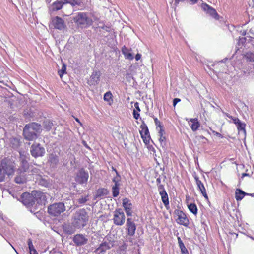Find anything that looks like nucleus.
Returning a JSON list of instances; mask_svg holds the SVG:
<instances>
[{
	"label": "nucleus",
	"mask_w": 254,
	"mask_h": 254,
	"mask_svg": "<svg viewBox=\"0 0 254 254\" xmlns=\"http://www.w3.org/2000/svg\"><path fill=\"white\" fill-rule=\"evenodd\" d=\"M246 195H250L251 196H254V193H252V194H250V193H247V194H246Z\"/></svg>",
	"instance_id": "338daca9"
},
{
	"label": "nucleus",
	"mask_w": 254,
	"mask_h": 254,
	"mask_svg": "<svg viewBox=\"0 0 254 254\" xmlns=\"http://www.w3.org/2000/svg\"><path fill=\"white\" fill-rule=\"evenodd\" d=\"M21 199L22 203L27 206H33L35 203L32 192L31 194L26 192L23 193L21 196Z\"/></svg>",
	"instance_id": "4468645a"
},
{
	"label": "nucleus",
	"mask_w": 254,
	"mask_h": 254,
	"mask_svg": "<svg viewBox=\"0 0 254 254\" xmlns=\"http://www.w3.org/2000/svg\"><path fill=\"white\" fill-rule=\"evenodd\" d=\"M101 76V72L97 69H94L88 81V84L93 86L98 84L100 80Z\"/></svg>",
	"instance_id": "f8f14e48"
},
{
	"label": "nucleus",
	"mask_w": 254,
	"mask_h": 254,
	"mask_svg": "<svg viewBox=\"0 0 254 254\" xmlns=\"http://www.w3.org/2000/svg\"><path fill=\"white\" fill-rule=\"evenodd\" d=\"M114 185L112 187V188H120V183H114Z\"/></svg>",
	"instance_id": "864d4df0"
},
{
	"label": "nucleus",
	"mask_w": 254,
	"mask_h": 254,
	"mask_svg": "<svg viewBox=\"0 0 254 254\" xmlns=\"http://www.w3.org/2000/svg\"><path fill=\"white\" fill-rule=\"evenodd\" d=\"M126 226L127 235L131 237L133 236L135 233L136 227L135 223L132 220L131 218H127Z\"/></svg>",
	"instance_id": "f3484780"
},
{
	"label": "nucleus",
	"mask_w": 254,
	"mask_h": 254,
	"mask_svg": "<svg viewBox=\"0 0 254 254\" xmlns=\"http://www.w3.org/2000/svg\"><path fill=\"white\" fill-rule=\"evenodd\" d=\"M64 4H70L72 7L80 6L82 2V0H63Z\"/></svg>",
	"instance_id": "c85d7f7f"
},
{
	"label": "nucleus",
	"mask_w": 254,
	"mask_h": 254,
	"mask_svg": "<svg viewBox=\"0 0 254 254\" xmlns=\"http://www.w3.org/2000/svg\"><path fill=\"white\" fill-rule=\"evenodd\" d=\"M108 28H108V27H107V26H105V27H102V29H105V30H106V31H108L107 29H108Z\"/></svg>",
	"instance_id": "774afa93"
},
{
	"label": "nucleus",
	"mask_w": 254,
	"mask_h": 254,
	"mask_svg": "<svg viewBox=\"0 0 254 254\" xmlns=\"http://www.w3.org/2000/svg\"><path fill=\"white\" fill-rule=\"evenodd\" d=\"M180 101H181L180 99L177 98H174L173 100V106L175 107L176 105V104Z\"/></svg>",
	"instance_id": "de8ad7c7"
},
{
	"label": "nucleus",
	"mask_w": 254,
	"mask_h": 254,
	"mask_svg": "<svg viewBox=\"0 0 254 254\" xmlns=\"http://www.w3.org/2000/svg\"><path fill=\"white\" fill-rule=\"evenodd\" d=\"M44 126L46 129L49 130L53 126V124L51 121L47 120L44 122Z\"/></svg>",
	"instance_id": "f704fd0d"
},
{
	"label": "nucleus",
	"mask_w": 254,
	"mask_h": 254,
	"mask_svg": "<svg viewBox=\"0 0 254 254\" xmlns=\"http://www.w3.org/2000/svg\"><path fill=\"white\" fill-rule=\"evenodd\" d=\"M161 197L162 201L165 205V206L167 208L168 206H169V198H168V195L166 191L162 192L159 193Z\"/></svg>",
	"instance_id": "c756f323"
},
{
	"label": "nucleus",
	"mask_w": 254,
	"mask_h": 254,
	"mask_svg": "<svg viewBox=\"0 0 254 254\" xmlns=\"http://www.w3.org/2000/svg\"><path fill=\"white\" fill-rule=\"evenodd\" d=\"M123 206L125 209H127L128 208H132V205L128 198H125L123 200Z\"/></svg>",
	"instance_id": "72a5a7b5"
},
{
	"label": "nucleus",
	"mask_w": 254,
	"mask_h": 254,
	"mask_svg": "<svg viewBox=\"0 0 254 254\" xmlns=\"http://www.w3.org/2000/svg\"><path fill=\"white\" fill-rule=\"evenodd\" d=\"M26 178L24 175L20 174L15 178V182L17 184H23L26 182Z\"/></svg>",
	"instance_id": "473e14b6"
},
{
	"label": "nucleus",
	"mask_w": 254,
	"mask_h": 254,
	"mask_svg": "<svg viewBox=\"0 0 254 254\" xmlns=\"http://www.w3.org/2000/svg\"><path fill=\"white\" fill-rule=\"evenodd\" d=\"M28 245V248L30 247H32L33 245L32 243V240L31 239H29L27 241Z\"/></svg>",
	"instance_id": "3c124183"
},
{
	"label": "nucleus",
	"mask_w": 254,
	"mask_h": 254,
	"mask_svg": "<svg viewBox=\"0 0 254 254\" xmlns=\"http://www.w3.org/2000/svg\"><path fill=\"white\" fill-rule=\"evenodd\" d=\"M191 2L192 4H195L198 2V0H189Z\"/></svg>",
	"instance_id": "052dcab7"
},
{
	"label": "nucleus",
	"mask_w": 254,
	"mask_h": 254,
	"mask_svg": "<svg viewBox=\"0 0 254 254\" xmlns=\"http://www.w3.org/2000/svg\"><path fill=\"white\" fill-rule=\"evenodd\" d=\"M125 215L121 209H119L115 211L113 220L116 225H123L125 222Z\"/></svg>",
	"instance_id": "6e6552de"
},
{
	"label": "nucleus",
	"mask_w": 254,
	"mask_h": 254,
	"mask_svg": "<svg viewBox=\"0 0 254 254\" xmlns=\"http://www.w3.org/2000/svg\"><path fill=\"white\" fill-rule=\"evenodd\" d=\"M89 200L88 195L85 196H81V198H79L77 200V203H78L79 206H82L85 204L86 202Z\"/></svg>",
	"instance_id": "2f4dec72"
},
{
	"label": "nucleus",
	"mask_w": 254,
	"mask_h": 254,
	"mask_svg": "<svg viewBox=\"0 0 254 254\" xmlns=\"http://www.w3.org/2000/svg\"><path fill=\"white\" fill-rule=\"evenodd\" d=\"M14 172V163L9 159H2L0 161V183L4 182L7 176L12 175Z\"/></svg>",
	"instance_id": "20e7f679"
},
{
	"label": "nucleus",
	"mask_w": 254,
	"mask_h": 254,
	"mask_svg": "<svg viewBox=\"0 0 254 254\" xmlns=\"http://www.w3.org/2000/svg\"><path fill=\"white\" fill-rule=\"evenodd\" d=\"M112 94L110 91L106 92L104 95V100L105 101L110 102L112 101L113 100L112 99Z\"/></svg>",
	"instance_id": "c9c22d12"
},
{
	"label": "nucleus",
	"mask_w": 254,
	"mask_h": 254,
	"mask_svg": "<svg viewBox=\"0 0 254 254\" xmlns=\"http://www.w3.org/2000/svg\"><path fill=\"white\" fill-rule=\"evenodd\" d=\"M178 241L179 245L183 243L180 237H178Z\"/></svg>",
	"instance_id": "680f3d73"
},
{
	"label": "nucleus",
	"mask_w": 254,
	"mask_h": 254,
	"mask_svg": "<svg viewBox=\"0 0 254 254\" xmlns=\"http://www.w3.org/2000/svg\"><path fill=\"white\" fill-rule=\"evenodd\" d=\"M201 7L204 11H205L207 14H209L215 19L219 20L220 16L214 8L209 6L206 3H203L201 4Z\"/></svg>",
	"instance_id": "ddd939ff"
},
{
	"label": "nucleus",
	"mask_w": 254,
	"mask_h": 254,
	"mask_svg": "<svg viewBox=\"0 0 254 254\" xmlns=\"http://www.w3.org/2000/svg\"><path fill=\"white\" fill-rule=\"evenodd\" d=\"M51 25L54 28L59 30H64L66 28V25L64 20L58 16H56L52 19Z\"/></svg>",
	"instance_id": "9d476101"
},
{
	"label": "nucleus",
	"mask_w": 254,
	"mask_h": 254,
	"mask_svg": "<svg viewBox=\"0 0 254 254\" xmlns=\"http://www.w3.org/2000/svg\"><path fill=\"white\" fill-rule=\"evenodd\" d=\"M247 193L245 192L240 189H237L235 192V198L237 201H241Z\"/></svg>",
	"instance_id": "a878e982"
},
{
	"label": "nucleus",
	"mask_w": 254,
	"mask_h": 254,
	"mask_svg": "<svg viewBox=\"0 0 254 254\" xmlns=\"http://www.w3.org/2000/svg\"><path fill=\"white\" fill-rule=\"evenodd\" d=\"M186 120L188 121L189 125L192 131H196L200 127V125L197 118L186 119Z\"/></svg>",
	"instance_id": "aec40b11"
},
{
	"label": "nucleus",
	"mask_w": 254,
	"mask_h": 254,
	"mask_svg": "<svg viewBox=\"0 0 254 254\" xmlns=\"http://www.w3.org/2000/svg\"><path fill=\"white\" fill-rule=\"evenodd\" d=\"M113 246V244L110 242L103 241L99 246L95 250V252L98 254H104L106 251L110 249Z\"/></svg>",
	"instance_id": "dca6fc26"
},
{
	"label": "nucleus",
	"mask_w": 254,
	"mask_h": 254,
	"mask_svg": "<svg viewBox=\"0 0 254 254\" xmlns=\"http://www.w3.org/2000/svg\"><path fill=\"white\" fill-rule=\"evenodd\" d=\"M226 115L228 118L233 120V123L236 125V126L238 125L240 122H241V121L238 118L233 117L228 114H226Z\"/></svg>",
	"instance_id": "58836bf2"
},
{
	"label": "nucleus",
	"mask_w": 254,
	"mask_h": 254,
	"mask_svg": "<svg viewBox=\"0 0 254 254\" xmlns=\"http://www.w3.org/2000/svg\"><path fill=\"white\" fill-rule=\"evenodd\" d=\"M75 120L76 122L79 123L81 125H82L81 122H80L79 120L77 118H75Z\"/></svg>",
	"instance_id": "69168bd1"
},
{
	"label": "nucleus",
	"mask_w": 254,
	"mask_h": 254,
	"mask_svg": "<svg viewBox=\"0 0 254 254\" xmlns=\"http://www.w3.org/2000/svg\"><path fill=\"white\" fill-rule=\"evenodd\" d=\"M140 128L141 130L140 131V134L141 138L143 139V142L147 144L149 143L150 139L148 128L145 124H142L140 126Z\"/></svg>",
	"instance_id": "2eb2a0df"
},
{
	"label": "nucleus",
	"mask_w": 254,
	"mask_h": 254,
	"mask_svg": "<svg viewBox=\"0 0 254 254\" xmlns=\"http://www.w3.org/2000/svg\"><path fill=\"white\" fill-rule=\"evenodd\" d=\"M130 51H131V49H128L125 46H124L122 48V52L124 55L125 58L127 59L132 60L133 59L134 57L130 52Z\"/></svg>",
	"instance_id": "4be33fe9"
},
{
	"label": "nucleus",
	"mask_w": 254,
	"mask_h": 254,
	"mask_svg": "<svg viewBox=\"0 0 254 254\" xmlns=\"http://www.w3.org/2000/svg\"><path fill=\"white\" fill-rule=\"evenodd\" d=\"M254 39V37L250 35H247L246 37L240 38L238 43V45H243L244 43L246 42H251L252 41V39Z\"/></svg>",
	"instance_id": "bb28decb"
},
{
	"label": "nucleus",
	"mask_w": 254,
	"mask_h": 254,
	"mask_svg": "<svg viewBox=\"0 0 254 254\" xmlns=\"http://www.w3.org/2000/svg\"><path fill=\"white\" fill-rule=\"evenodd\" d=\"M73 241L77 246H82L87 243L88 239L82 234H78L73 237Z\"/></svg>",
	"instance_id": "a211bd4d"
},
{
	"label": "nucleus",
	"mask_w": 254,
	"mask_h": 254,
	"mask_svg": "<svg viewBox=\"0 0 254 254\" xmlns=\"http://www.w3.org/2000/svg\"><path fill=\"white\" fill-rule=\"evenodd\" d=\"M158 190L159 193L166 191L164 186L162 184H159L158 185Z\"/></svg>",
	"instance_id": "79ce46f5"
},
{
	"label": "nucleus",
	"mask_w": 254,
	"mask_h": 254,
	"mask_svg": "<svg viewBox=\"0 0 254 254\" xmlns=\"http://www.w3.org/2000/svg\"><path fill=\"white\" fill-rule=\"evenodd\" d=\"M189 210L193 213L195 216L197 214L198 209L195 203H190L188 205Z\"/></svg>",
	"instance_id": "7c9ffc66"
},
{
	"label": "nucleus",
	"mask_w": 254,
	"mask_h": 254,
	"mask_svg": "<svg viewBox=\"0 0 254 254\" xmlns=\"http://www.w3.org/2000/svg\"><path fill=\"white\" fill-rule=\"evenodd\" d=\"M174 214L177 217L176 221L178 224L185 226H188L189 224V220L186 214L182 210L176 209L174 211Z\"/></svg>",
	"instance_id": "0eeeda50"
},
{
	"label": "nucleus",
	"mask_w": 254,
	"mask_h": 254,
	"mask_svg": "<svg viewBox=\"0 0 254 254\" xmlns=\"http://www.w3.org/2000/svg\"><path fill=\"white\" fill-rule=\"evenodd\" d=\"M66 65L64 64L62 67L61 69L58 71V74L60 76L61 78L62 77L64 73H66Z\"/></svg>",
	"instance_id": "4c0bfd02"
},
{
	"label": "nucleus",
	"mask_w": 254,
	"mask_h": 254,
	"mask_svg": "<svg viewBox=\"0 0 254 254\" xmlns=\"http://www.w3.org/2000/svg\"><path fill=\"white\" fill-rule=\"evenodd\" d=\"M236 127L238 130L239 133H241L245 136L246 135V131L245 129L246 124L241 121L236 125Z\"/></svg>",
	"instance_id": "cd10ccee"
},
{
	"label": "nucleus",
	"mask_w": 254,
	"mask_h": 254,
	"mask_svg": "<svg viewBox=\"0 0 254 254\" xmlns=\"http://www.w3.org/2000/svg\"><path fill=\"white\" fill-rule=\"evenodd\" d=\"M141 54L138 53L136 55L135 57V60L136 61H138L141 58Z\"/></svg>",
	"instance_id": "603ef678"
},
{
	"label": "nucleus",
	"mask_w": 254,
	"mask_h": 254,
	"mask_svg": "<svg viewBox=\"0 0 254 254\" xmlns=\"http://www.w3.org/2000/svg\"><path fill=\"white\" fill-rule=\"evenodd\" d=\"M77 228H75L71 223V225H65L64 226V230L67 234L71 235L75 233Z\"/></svg>",
	"instance_id": "393cba45"
},
{
	"label": "nucleus",
	"mask_w": 254,
	"mask_h": 254,
	"mask_svg": "<svg viewBox=\"0 0 254 254\" xmlns=\"http://www.w3.org/2000/svg\"><path fill=\"white\" fill-rule=\"evenodd\" d=\"M213 132L215 133V134L217 136H218V137H219L220 138H223V136L220 133H218L217 132H215V131H214Z\"/></svg>",
	"instance_id": "5fc2aeb1"
},
{
	"label": "nucleus",
	"mask_w": 254,
	"mask_h": 254,
	"mask_svg": "<svg viewBox=\"0 0 254 254\" xmlns=\"http://www.w3.org/2000/svg\"><path fill=\"white\" fill-rule=\"evenodd\" d=\"M29 252H31L33 250H35V249L34 248V246L33 245L32 247H30L29 248Z\"/></svg>",
	"instance_id": "e2e57ef3"
},
{
	"label": "nucleus",
	"mask_w": 254,
	"mask_h": 254,
	"mask_svg": "<svg viewBox=\"0 0 254 254\" xmlns=\"http://www.w3.org/2000/svg\"><path fill=\"white\" fill-rule=\"evenodd\" d=\"M109 193V191L105 188L99 189L96 191V197L103 198L107 196Z\"/></svg>",
	"instance_id": "b1692460"
},
{
	"label": "nucleus",
	"mask_w": 254,
	"mask_h": 254,
	"mask_svg": "<svg viewBox=\"0 0 254 254\" xmlns=\"http://www.w3.org/2000/svg\"><path fill=\"white\" fill-rule=\"evenodd\" d=\"M120 188H112L113 196L114 197H116L119 194Z\"/></svg>",
	"instance_id": "ea45409f"
},
{
	"label": "nucleus",
	"mask_w": 254,
	"mask_h": 254,
	"mask_svg": "<svg viewBox=\"0 0 254 254\" xmlns=\"http://www.w3.org/2000/svg\"><path fill=\"white\" fill-rule=\"evenodd\" d=\"M156 183L157 184V185L161 184V179L160 178H158L156 180Z\"/></svg>",
	"instance_id": "bf43d9fd"
},
{
	"label": "nucleus",
	"mask_w": 254,
	"mask_h": 254,
	"mask_svg": "<svg viewBox=\"0 0 254 254\" xmlns=\"http://www.w3.org/2000/svg\"><path fill=\"white\" fill-rule=\"evenodd\" d=\"M121 180V176L119 175L118 171H116V176L114 177L113 179V182L114 183H120Z\"/></svg>",
	"instance_id": "a19ab883"
},
{
	"label": "nucleus",
	"mask_w": 254,
	"mask_h": 254,
	"mask_svg": "<svg viewBox=\"0 0 254 254\" xmlns=\"http://www.w3.org/2000/svg\"><path fill=\"white\" fill-rule=\"evenodd\" d=\"M49 213L54 216L60 215L65 210V207L64 203H55L48 207Z\"/></svg>",
	"instance_id": "39448f33"
},
{
	"label": "nucleus",
	"mask_w": 254,
	"mask_h": 254,
	"mask_svg": "<svg viewBox=\"0 0 254 254\" xmlns=\"http://www.w3.org/2000/svg\"><path fill=\"white\" fill-rule=\"evenodd\" d=\"M247 61L254 62V52H249L246 55Z\"/></svg>",
	"instance_id": "e433bc0d"
},
{
	"label": "nucleus",
	"mask_w": 254,
	"mask_h": 254,
	"mask_svg": "<svg viewBox=\"0 0 254 254\" xmlns=\"http://www.w3.org/2000/svg\"><path fill=\"white\" fill-rule=\"evenodd\" d=\"M89 216L84 209H80L76 211L72 218V224L77 229L83 228L88 223Z\"/></svg>",
	"instance_id": "7ed1b4c3"
},
{
	"label": "nucleus",
	"mask_w": 254,
	"mask_h": 254,
	"mask_svg": "<svg viewBox=\"0 0 254 254\" xmlns=\"http://www.w3.org/2000/svg\"><path fill=\"white\" fill-rule=\"evenodd\" d=\"M89 178L88 172L84 169L81 168L76 173L75 181L79 184L86 183Z\"/></svg>",
	"instance_id": "1a4fd4ad"
},
{
	"label": "nucleus",
	"mask_w": 254,
	"mask_h": 254,
	"mask_svg": "<svg viewBox=\"0 0 254 254\" xmlns=\"http://www.w3.org/2000/svg\"><path fill=\"white\" fill-rule=\"evenodd\" d=\"M155 124L156 126L160 127V128L162 127V126L161 125L160 122L158 120L157 118H155L154 119Z\"/></svg>",
	"instance_id": "a18cd8bd"
},
{
	"label": "nucleus",
	"mask_w": 254,
	"mask_h": 254,
	"mask_svg": "<svg viewBox=\"0 0 254 254\" xmlns=\"http://www.w3.org/2000/svg\"><path fill=\"white\" fill-rule=\"evenodd\" d=\"M131 209H132V208L129 209V208H128V209H125V212L127 216H131V215H132Z\"/></svg>",
	"instance_id": "49530a36"
},
{
	"label": "nucleus",
	"mask_w": 254,
	"mask_h": 254,
	"mask_svg": "<svg viewBox=\"0 0 254 254\" xmlns=\"http://www.w3.org/2000/svg\"><path fill=\"white\" fill-rule=\"evenodd\" d=\"M194 179L196 181L198 189L200 191L201 194L206 199L208 200V196L206 193V190L203 184L200 180H199V178L197 176H195L194 177Z\"/></svg>",
	"instance_id": "6ab92c4d"
},
{
	"label": "nucleus",
	"mask_w": 254,
	"mask_h": 254,
	"mask_svg": "<svg viewBox=\"0 0 254 254\" xmlns=\"http://www.w3.org/2000/svg\"><path fill=\"white\" fill-rule=\"evenodd\" d=\"M64 4V3L63 0H57L53 3L50 6V10L52 12L59 10L62 8Z\"/></svg>",
	"instance_id": "412c9836"
},
{
	"label": "nucleus",
	"mask_w": 254,
	"mask_h": 254,
	"mask_svg": "<svg viewBox=\"0 0 254 254\" xmlns=\"http://www.w3.org/2000/svg\"><path fill=\"white\" fill-rule=\"evenodd\" d=\"M48 162L52 167L57 166L59 162L58 156L54 154H51L48 157Z\"/></svg>",
	"instance_id": "5701e85b"
},
{
	"label": "nucleus",
	"mask_w": 254,
	"mask_h": 254,
	"mask_svg": "<svg viewBox=\"0 0 254 254\" xmlns=\"http://www.w3.org/2000/svg\"><path fill=\"white\" fill-rule=\"evenodd\" d=\"M133 115L134 118L135 119H138L140 116V114H139V112H136L135 109L133 110Z\"/></svg>",
	"instance_id": "c03bdc74"
},
{
	"label": "nucleus",
	"mask_w": 254,
	"mask_h": 254,
	"mask_svg": "<svg viewBox=\"0 0 254 254\" xmlns=\"http://www.w3.org/2000/svg\"><path fill=\"white\" fill-rule=\"evenodd\" d=\"M181 254H189V252L187 249H186L185 250L181 251Z\"/></svg>",
	"instance_id": "4d7b16f0"
},
{
	"label": "nucleus",
	"mask_w": 254,
	"mask_h": 254,
	"mask_svg": "<svg viewBox=\"0 0 254 254\" xmlns=\"http://www.w3.org/2000/svg\"><path fill=\"white\" fill-rule=\"evenodd\" d=\"M32 192L35 203L36 202L39 205L45 204L46 201V197L43 192L38 190L33 191Z\"/></svg>",
	"instance_id": "9b49d317"
},
{
	"label": "nucleus",
	"mask_w": 254,
	"mask_h": 254,
	"mask_svg": "<svg viewBox=\"0 0 254 254\" xmlns=\"http://www.w3.org/2000/svg\"><path fill=\"white\" fill-rule=\"evenodd\" d=\"M74 22L79 27L85 28L99 20V14L96 12H80L73 16Z\"/></svg>",
	"instance_id": "f257e3e1"
},
{
	"label": "nucleus",
	"mask_w": 254,
	"mask_h": 254,
	"mask_svg": "<svg viewBox=\"0 0 254 254\" xmlns=\"http://www.w3.org/2000/svg\"><path fill=\"white\" fill-rule=\"evenodd\" d=\"M163 130L161 128L159 132V136H160V138H159V140L160 142H163L165 139V137H164L163 136Z\"/></svg>",
	"instance_id": "37998d69"
},
{
	"label": "nucleus",
	"mask_w": 254,
	"mask_h": 254,
	"mask_svg": "<svg viewBox=\"0 0 254 254\" xmlns=\"http://www.w3.org/2000/svg\"><path fill=\"white\" fill-rule=\"evenodd\" d=\"M13 141L15 142V147H17L19 145V141L17 139H13Z\"/></svg>",
	"instance_id": "6e6d98bb"
},
{
	"label": "nucleus",
	"mask_w": 254,
	"mask_h": 254,
	"mask_svg": "<svg viewBox=\"0 0 254 254\" xmlns=\"http://www.w3.org/2000/svg\"><path fill=\"white\" fill-rule=\"evenodd\" d=\"M41 130L40 125L33 122L25 125L23 128V134L26 140L33 141L38 137V134Z\"/></svg>",
	"instance_id": "f03ea898"
},
{
	"label": "nucleus",
	"mask_w": 254,
	"mask_h": 254,
	"mask_svg": "<svg viewBox=\"0 0 254 254\" xmlns=\"http://www.w3.org/2000/svg\"><path fill=\"white\" fill-rule=\"evenodd\" d=\"M30 152L33 157L37 158L44 156L45 150L39 143H35L31 146Z\"/></svg>",
	"instance_id": "423d86ee"
},
{
	"label": "nucleus",
	"mask_w": 254,
	"mask_h": 254,
	"mask_svg": "<svg viewBox=\"0 0 254 254\" xmlns=\"http://www.w3.org/2000/svg\"><path fill=\"white\" fill-rule=\"evenodd\" d=\"M179 248L181 249V251L184 250L186 249V248L185 247L184 243H182L179 245Z\"/></svg>",
	"instance_id": "8fccbe9b"
},
{
	"label": "nucleus",
	"mask_w": 254,
	"mask_h": 254,
	"mask_svg": "<svg viewBox=\"0 0 254 254\" xmlns=\"http://www.w3.org/2000/svg\"><path fill=\"white\" fill-rule=\"evenodd\" d=\"M127 239L130 242L132 243L133 239L131 237V236H130V237L128 238Z\"/></svg>",
	"instance_id": "0e129e2a"
},
{
	"label": "nucleus",
	"mask_w": 254,
	"mask_h": 254,
	"mask_svg": "<svg viewBox=\"0 0 254 254\" xmlns=\"http://www.w3.org/2000/svg\"><path fill=\"white\" fill-rule=\"evenodd\" d=\"M134 107H135L134 109L136 110V111H137V112H138L140 111V108L139 106V103L138 102L135 103Z\"/></svg>",
	"instance_id": "09e8293b"
},
{
	"label": "nucleus",
	"mask_w": 254,
	"mask_h": 254,
	"mask_svg": "<svg viewBox=\"0 0 254 254\" xmlns=\"http://www.w3.org/2000/svg\"><path fill=\"white\" fill-rule=\"evenodd\" d=\"M30 252V254H38L37 251L36 250H32V251L31 252Z\"/></svg>",
	"instance_id": "13d9d810"
}]
</instances>
